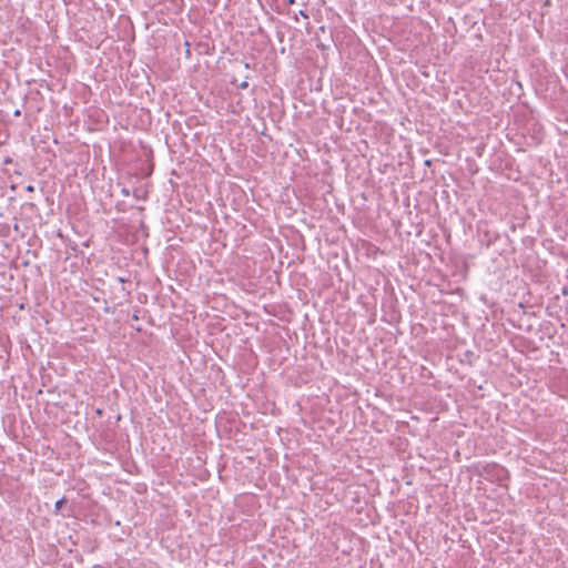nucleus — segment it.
I'll return each mask as SVG.
<instances>
[{
	"instance_id": "obj_3",
	"label": "nucleus",
	"mask_w": 568,
	"mask_h": 568,
	"mask_svg": "<svg viewBox=\"0 0 568 568\" xmlns=\"http://www.w3.org/2000/svg\"><path fill=\"white\" fill-rule=\"evenodd\" d=\"M237 88L242 89V90H245V89L248 88V82L247 81H243V82L237 84Z\"/></svg>"
},
{
	"instance_id": "obj_6",
	"label": "nucleus",
	"mask_w": 568,
	"mask_h": 568,
	"mask_svg": "<svg viewBox=\"0 0 568 568\" xmlns=\"http://www.w3.org/2000/svg\"><path fill=\"white\" fill-rule=\"evenodd\" d=\"M21 115V111L20 110H16L14 111V116H20Z\"/></svg>"
},
{
	"instance_id": "obj_7",
	"label": "nucleus",
	"mask_w": 568,
	"mask_h": 568,
	"mask_svg": "<svg viewBox=\"0 0 568 568\" xmlns=\"http://www.w3.org/2000/svg\"><path fill=\"white\" fill-rule=\"evenodd\" d=\"M185 45L187 47V49H186V53H187V54H190V49H189L190 43L186 41V42H185Z\"/></svg>"
},
{
	"instance_id": "obj_1",
	"label": "nucleus",
	"mask_w": 568,
	"mask_h": 568,
	"mask_svg": "<svg viewBox=\"0 0 568 568\" xmlns=\"http://www.w3.org/2000/svg\"><path fill=\"white\" fill-rule=\"evenodd\" d=\"M484 470L486 474H494L498 479H501V478L506 477V475H507L506 469L496 464L487 465L484 468Z\"/></svg>"
},
{
	"instance_id": "obj_5",
	"label": "nucleus",
	"mask_w": 568,
	"mask_h": 568,
	"mask_svg": "<svg viewBox=\"0 0 568 568\" xmlns=\"http://www.w3.org/2000/svg\"><path fill=\"white\" fill-rule=\"evenodd\" d=\"M301 16H303L304 18H308L307 13L303 10L300 11Z\"/></svg>"
},
{
	"instance_id": "obj_9",
	"label": "nucleus",
	"mask_w": 568,
	"mask_h": 568,
	"mask_svg": "<svg viewBox=\"0 0 568 568\" xmlns=\"http://www.w3.org/2000/svg\"><path fill=\"white\" fill-rule=\"evenodd\" d=\"M122 192H123V194H125V195H128V194H129L128 190H125V189H123V190H122Z\"/></svg>"
},
{
	"instance_id": "obj_10",
	"label": "nucleus",
	"mask_w": 568,
	"mask_h": 568,
	"mask_svg": "<svg viewBox=\"0 0 568 568\" xmlns=\"http://www.w3.org/2000/svg\"><path fill=\"white\" fill-rule=\"evenodd\" d=\"M10 162H11V160H10L9 158H7V159L4 160V163H10Z\"/></svg>"
},
{
	"instance_id": "obj_4",
	"label": "nucleus",
	"mask_w": 568,
	"mask_h": 568,
	"mask_svg": "<svg viewBox=\"0 0 568 568\" xmlns=\"http://www.w3.org/2000/svg\"><path fill=\"white\" fill-rule=\"evenodd\" d=\"M26 191L27 192H34V186L29 184V185L26 186Z\"/></svg>"
},
{
	"instance_id": "obj_8",
	"label": "nucleus",
	"mask_w": 568,
	"mask_h": 568,
	"mask_svg": "<svg viewBox=\"0 0 568 568\" xmlns=\"http://www.w3.org/2000/svg\"><path fill=\"white\" fill-rule=\"evenodd\" d=\"M287 3L293 4V3H295V0H287Z\"/></svg>"
},
{
	"instance_id": "obj_2",
	"label": "nucleus",
	"mask_w": 568,
	"mask_h": 568,
	"mask_svg": "<svg viewBox=\"0 0 568 568\" xmlns=\"http://www.w3.org/2000/svg\"><path fill=\"white\" fill-rule=\"evenodd\" d=\"M67 503V498L65 497H62L61 499H59L55 505H54V508H55V511H60L62 506Z\"/></svg>"
}]
</instances>
